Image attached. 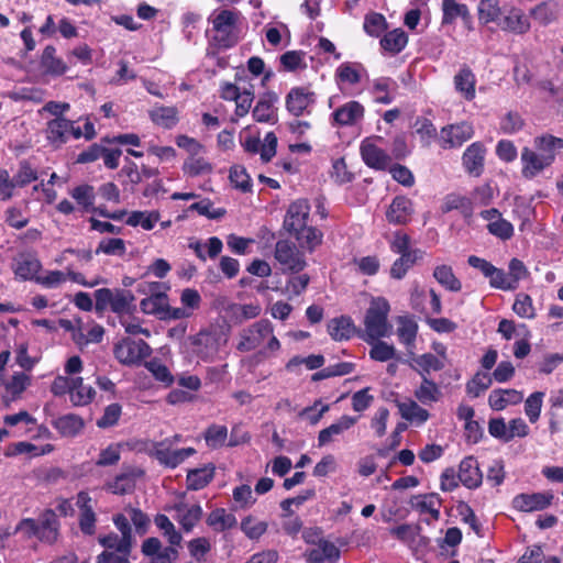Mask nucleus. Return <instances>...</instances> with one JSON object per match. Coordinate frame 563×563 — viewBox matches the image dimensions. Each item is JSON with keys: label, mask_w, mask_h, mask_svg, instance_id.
<instances>
[{"label": "nucleus", "mask_w": 563, "mask_h": 563, "mask_svg": "<svg viewBox=\"0 0 563 563\" xmlns=\"http://www.w3.org/2000/svg\"><path fill=\"white\" fill-rule=\"evenodd\" d=\"M386 19L380 13H369L365 16L364 20V31L369 36L377 37L379 36L386 29Z\"/></svg>", "instance_id": "62"}, {"label": "nucleus", "mask_w": 563, "mask_h": 563, "mask_svg": "<svg viewBox=\"0 0 563 563\" xmlns=\"http://www.w3.org/2000/svg\"><path fill=\"white\" fill-rule=\"evenodd\" d=\"M330 409L329 405L323 404L320 399L316 400L312 406L301 409L298 413L300 419L307 420L310 424L316 426L321 418Z\"/></svg>", "instance_id": "57"}, {"label": "nucleus", "mask_w": 563, "mask_h": 563, "mask_svg": "<svg viewBox=\"0 0 563 563\" xmlns=\"http://www.w3.org/2000/svg\"><path fill=\"white\" fill-rule=\"evenodd\" d=\"M443 24H450L455 19L461 18L466 25L472 23V15L466 4L459 3L455 0H443L442 2Z\"/></svg>", "instance_id": "36"}, {"label": "nucleus", "mask_w": 563, "mask_h": 563, "mask_svg": "<svg viewBox=\"0 0 563 563\" xmlns=\"http://www.w3.org/2000/svg\"><path fill=\"white\" fill-rule=\"evenodd\" d=\"M501 31L522 35L531 27L530 15L521 8L514 4H505L504 12L497 25Z\"/></svg>", "instance_id": "8"}, {"label": "nucleus", "mask_w": 563, "mask_h": 563, "mask_svg": "<svg viewBox=\"0 0 563 563\" xmlns=\"http://www.w3.org/2000/svg\"><path fill=\"white\" fill-rule=\"evenodd\" d=\"M365 109L358 101L352 100L339 107L333 113V123L340 126H350L360 123L364 118Z\"/></svg>", "instance_id": "16"}, {"label": "nucleus", "mask_w": 563, "mask_h": 563, "mask_svg": "<svg viewBox=\"0 0 563 563\" xmlns=\"http://www.w3.org/2000/svg\"><path fill=\"white\" fill-rule=\"evenodd\" d=\"M243 147L247 153L260 154L263 163H268L276 155L277 136L274 132H268L261 141L255 136H247L243 142Z\"/></svg>", "instance_id": "14"}, {"label": "nucleus", "mask_w": 563, "mask_h": 563, "mask_svg": "<svg viewBox=\"0 0 563 563\" xmlns=\"http://www.w3.org/2000/svg\"><path fill=\"white\" fill-rule=\"evenodd\" d=\"M423 252L416 249L411 251L410 253L400 255L399 258H397L391 268H390V275L393 278L401 279L407 271L420 258H422Z\"/></svg>", "instance_id": "46"}, {"label": "nucleus", "mask_w": 563, "mask_h": 563, "mask_svg": "<svg viewBox=\"0 0 563 563\" xmlns=\"http://www.w3.org/2000/svg\"><path fill=\"white\" fill-rule=\"evenodd\" d=\"M95 389L90 385H85L82 377H73L70 401L75 406H86L93 399Z\"/></svg>", "instance_id": "40"}, {"label": "nucleus", "mask_w": 563, "mask_h": 563, "mask_svg": "<svg viewBox=\"0 0 563 563\" xmlns=\"http://www.w3.org/2000/svg\"><path fill=\"white\" fill-rule=\"evenodd\" d=\"M70 196L76 200L84 212L96 211V191L91 185L84 184L73 188Z\"/></svg>", "instance_id": "41"}, {"label": "nucleus", "mask_w": 563, "mask_h": 563, "mask_svg": "<svg viewBox=\"0 0 563 563\" xmlns=\"http://www.w3.org/2000/svg\"><path fill=\"white\" fill-rule=\"evenodd\" d=\"M152 350L143 340H132L130 338L119 341L113 350L115 358L123 365H139L143 360L150 356Z\"/></svg>", "instance_id": "6"}, {"label": "nucleus", "mask_w": 563, "mask_h": 563, "mask_svg": "<svg viewBox=\"0 0 563 563\" xmlns=\"http://www.w3.org/2000/svg\"><path fill=\"white\" fill-rule=\"evenodd\" d=\"M212 169V164L199 155L189 156L183 165L184 173L190 177L211 174Z\"/></svg>", "instance_id": "52"}, {"label": "nucleus", "mask_w": 563, "mask_h": 563, "mask_svg": "<svg viewBox=\"0 0 563 563\" xmlns=\"http://www.w3.org/2000/svg\"><path fill=\"white\" fill-rule=\"evenodd\" d=\"M298 241L300 247L312 252L322 243L323 234L313 227H305L292 234Z\"/></svg>", "instance_id": "49"}, {"label": "nucleus", "mask_w": 563, "mask_h": 563, "mask_svg": "<svg viewBox=\"0 0 563 563\" xmlns=\"http://www.w3.org/2000/svg\"><path fill=\"white\" fill-rule=\"evenodd\" d=\"M305 558L308 563L335 562L340 558V550L334 543L319 539L313 548L305 552Z\"/></svg>", "instance_id": "22"}, {"label": "nucleus", "mask_w": 563, "mask_h": 563, "mask_svg": "<svg viewBox=\"0 0 563 563\" xmlns=\"http://www.w3.org/2000/svg\"><path fill=\"white\" fill-rule=\"evenodd\" d=\"M220 335L210 331H200L191 338L192 352L203 361L213 360L220 350Z\"/></svg>", "instance_id": "11"}, {"label": "nucleus", "mask_w": 563, "mask_h": 563, "mask_svg": "<svg viewBox=\"0 0 563 563\" xmlns=\"http://www.w3.org/2000/svg\"><path fill=\"white\" fill-rule=\"evenodd\" d=\"M407 42V34L401 29H396L384 35L380 40V45L385 51L397 54L405 48Z\"/></svg>", "instance_id": "54"}, {"label": "nucleus", "mask_w": 563, "mask_h": 563, "mask_svg": "<svg viewBox=\"0 0 563 563\" xmlns=\"http://www.w3.org/2000/svg\"><path fill=\"white\" fill-rule=\"evenodd\" d=\"M457 478L467 488H477L483 481L477 460L474 456L464 457L459 466Z\"/></svg>", "instance_id": "25"}, {"label": "nucleus", "mask_w": 563, "mask_h": 563, "mask_svg": "<svg viewBox=\"0 0 563 563\" xmlns=\"http://www.w3.org/2000/svg\"><path fill=\"white\" fill-rule=\"evenodd\" d=\"M156 527L163 531V534L167 538L168 542L172 545H179L183 537L176 530L174 523L169 520V518L165 515H157L154 519Z\"/></svg>", "instance_id": "56"}, {"label": "nucleus", "mask_w": 563, "mask_h": 563, "mask_svg": "<svg viewBox=\"0 0 563 563\" xmlns=\"http://www.w3.org/2000/svg\"><path fill=\"white\" fill-rule=\"evenodd\" d=\"M168 303L167 295L148 296L141 300L140 308L146 314H153L159 319H164L166 314Z\"/></svg>", "instance_id": "48"}, {"label": "nucleus", "mask_w": 563, "mask_h": 563, "mask_svg": "<svg viewBox=\"0 0 563 563\" xmlns=\"http://www.w3.org/2000/svg\"><path fill=\"white\" fill-rule=\"evenodd\" d=\"M504 12L500 0H479L477 4V15L481 24L487 25L495 23L498 25Z\"/></svg>", "instance_id": "35"}, {"label": "nucleus", "mask_w": 563, "mask_h": 563, "mask_svg": "<svg viewBox=\"0 0 563 563\" xmlns=\"http://www.w3.org/2000/svg\"><path fill=\"white\" fill-rule=\"evenodd\" d=\"M280 342L274 333V325L261 319L243 328L238 335L236 350L243 353L258 350V355L267 358L280 350Z\"/></svg>", "instance_id": "1"}, {"label": "nucleus", "mask_w": 563, "mask_h": 563, "mask_svg": "<svg viewBox=\"0 0 563 563\" xmlns=\"http://www.w3.org/2000/svg\"><path fill=\"white\" fill-rule=\"evenodd\" d=\"M486 150L479 142H474L463 153L462 162L466 173L473 177H479L484 170Z\"/></svg>", "instance_id": "18"}, {"label": "nucleus", "mask_w": 563, "mask_h": 563, "mask_svg": "<svg viewBox=\"0 0 563 563\" xmlns=\"http://www.w3.org/2000/svg\"><path fill=\"white\" fill-rule=\"evenodd\" d=\"M433 277L440 285L450 291L456 292L462 288V283L454 275L452 267L449 265L437 266L433 271Z\"/></svg>", "instance_id": "51"}, {"label": "nucleus", "mask_w": 563, "mask_h": 563, "mask_svg": "<svg viewBox=\"0 0 563 563\" xmlns=\"http://www.w3.org/2000/svg\"><path fill=\"white\" fill-rule=\"evenodd\" d=\"M366 74L361 63L345 62L335 70V79L339 84L357 85Z\"/></svg>", "instance_id": "34"}, {"label": "nucleus", "mask_w": 563, "mask_h": 563, "mask_svg": "<svg viewBox=\"0 0 563 563\" xmlns=\"http://www.w3.org/2000/svg\"><path fill=\"white\" fill-rule=\"evenodd\" d=\"M455 91L466 101H472L476 96V76L473 70L463 65L453 77Z\"/></svg>", "instance_id": "23"}, {"label": "nucleus", "mask_w": 563, "mask_h": 563, "mask_svg": "<svg viewBox=\"0 0 563 563\" xmlns=\"http://www.w3.org/2000/svg\"><path fill=\"white\" fill-rule=\"evenodd\" d=\"M310 214V205L306 199H298L291 202L286 211L284 219V229L294 234L298 230L307 227Z\"/></svg>", "instance_id": "12"}, {"label": "nucleus", "mask_w": 563, "mask_h": 563, "mask_svg": "<svg viewBox=\"0 0 563 563\" xmlns=\"http://www.w3.org/2000/svg\"><path fill=\"white\" fill-rule=\"evenodd\" d=\"M396 405L401 418L409 421L410 423L421 426L430 417L428 410L419 406L418 402L412 399H407L406 401H397Z\"/></svg>", "instance_id": "33"}, {"label": "nucleus", "mask_w": 563, "mask_h": 563, "mask_svg": "<svg viewBox=\"0 0 563 563\" xmlns=\"http://www.w3.org/2000/svg\"><path fill=\"white\" fill-rule=\"evenodd\" d=\"M487 230L492 235L503 241L510 240L515 232L514 225L504 218L494 220L492 223H487Z\"/></svg>", "instance_id": "64"}, {"label": "nucleus", "mask_w": 563, "mask_h": 563, "mask_svg": "<svg viewBox=\"0 0 563 563\" xmlns=\"http://www.w3.org/2000/svg\"><path fill=\"white\" fill-rule=\"evenodd\" d=\"M142 476L143 471L140 468H125L112 482L107 483V488L115 495L130 494L134 490L137 478Z\"/></svg>", "instance_id": "19"}, {"label": "nucleus", "mask_w": 563, "mask_h": 563, "mask_svg": "<svg viewBox=\"0 0 563 563\" xmlns=\"http://www.w3.org/2000/svg\"><path fill=\"white\" fill-rule=\"evenodd\" d=\"M368 343L372 344V349L369 351L372 360L377 362H387L395 357V347L384 341H380V339Z\"/></svg>", "instance_id": "60"}, {"label": "nucleus", "mask_w": 563, "mask_h": 563, "mask_svg": "<svg viewBox=\"0 0 563 563\" xmlns=\"http://www.w3.org/2000/svg\"><path fill=\"white\" fill-rule=\"evenodd\" d=\"M195 453L196 450L194 448L174 450L172 439L155 442L150 450V455L156 459L161 465L168 468H176Z\"/></svg>", "instance_id": "5"}, {"label": "nucleus", "mask_w": 563, "mask_h": 563, "mask_svg": "<svg viewBox=\"0 0 563 563\" xmlns=\"http://www.w3.org/2000/svg\"><path fill=\"white\" fill-rule=\"evenodd\" d=\"M174 509L179 525L186 532H190L202 517V508L199 504L189 505L185 501H178Z\"/></svg>", "instance_id": "27"}, {"label": "nucleus", "mask_w": 563, "mask_h": 563, "mask_svg": "<svg viewBox=\"0 0 563 563\" xmlns=\"http://www.w3.org/2000/svg\"><path fill=\"white\" fill-rule=\"evenodd\" d=\"M413 213L412 201L404 196L395 197L386 212L387 220L393 224H406Z\"/></svg>", "instance_id": "26"}, {"label": "nucleus", "mask_w": 563, "mask_h": 563, "mask_svg": "<svg viewBox=\"0 0 563 563\" xmlns=\"http://www.w3.org/2000/svg\"><path fill=\"white\" fill-rule=\"evenodd\" d=\"M314 102V92L306 87H294L286 96V108L295 117L308 113Z\"/></svg>", "instance_id": "13"}, {"label": "nucleus", "mask_w": 563, "mask_h": 563, "mask_svg": "<svg viewBox=\"0 0 563 563\" xmlns=\"http://www.w3.org/2000/svg\"><path fill=\"white\" fill-rule=\"evenodd\" d=\"M100 543L106 548L101 554L128 559L131 551L132 540L126 537H119L111 533L99 539Z\"/></svg>", "instance_id": "30"}, {"label": "nucleus", "mask_w": 563, "mask_h": 563, "mask_svg": "<svg viewBox=\"0 0 563 563\" xmlns=\"http://www.w3.org/2000/svg\"><path fill=\"white\" fill-rule=\"evenodd\" d=\"M253 118L257 122L274 124L277 120L272 101L261 99L253 109Z\"/></svg>", "instance_id": "59"}, {"label": "nucleus", "mask_w": 563, "mask_h": 563, "mask_svg": "<svg viewBox=\"0 0 563 563\" xmlns=\"http://www.w3.org/2000/svg\"><path fill=\"white\" fill-rule=\"evenodd\" d=\"M41 65L46 73L52 75H63L67 70V65L63 59L56 56V48L52 45H47L42 54Z\"/></svg>", "instance_id": "43"}, {"label": "nucleus", "mask_w": 563, "mask_h": 563, "mask_svg": "<svg viewBox=\"0 0 563 563\" xmlns=\"http://www.w3.org/2000/svg\"><path fill=\"white\" fill-rule=\"evenodd\" d=\"M206 522L213 531L223 532L233 528L238 521L235 516L224 508H216L208 515Z\"/></svg>", "instance_id": "39"}, {"label": "nucleus", "mask_w": 563, "mask_h": 563, "mask_svg": "<svg viewBox=\"0 0 563 563\" xmlns=\"http://www.w3.org/2000/svg\"><path fill=\"white\" fill-rule=\"evenodd\" d=\"M380 136L366 137L361 142L360 152L364 163L373 169L385 170L391 163V157L378 146Z\"/></svg>", "instance_id": "9"}, {"label": "nucleus", "mask_w": 563, "mask_h": 563, "mask_svg": "<svg viewBox=\"0 0 563 563\" xmlns=\"http://www.w3.org/2000/svg\"><path fill=\"white\" fill-rule=\"evenodd\" d=\"M241 14L233 10H221L211 18L214 35L211 42L219 48H230L240 41Z\"/></svg>", "instance_id": "3"}, {"label": "nucleus", "mask_w": 563, "mask_h": 563, "mask_svg": "<svg viewBox=\"0 0 563 563\" xmlns=\"http://www.w3.org/2000/svg\"><path fill=\"white\" fill-rule=\"evenodd\" d=\"M150 118L155 124L172 129L178 122V111L175 107L159 106L150 111Z\"/></svg>", "instance_id": "42"}, {"label": "nucleus", "mask_w": 563, "mask_h": 563, "mask_svg": "<svg viewBox=\"0 0 563 563\" xmlns=\"http://www.w3.org/2000/svg\"><path fill=\"white\" fill-rule=\"evenodd\" d=\"M417 334L418 323L412 317L400 316L397 318V336L399 342L408 349V352L413 350Z\"/></svg>", "instance_id": "31"}, {"label": "nucleus", "mask_w": 563, "mask_h": 563, "mask_svg": "<svg viewBox=\"0 0 563 563\" xmlns=\"http://www.w3.org/2000/svg\"><path fill=\"white\" fill-rule=\"evenodd\" d=\"M159 219L161 214L157 210L132 211L125 222L130 227H141L143 230L150 231L155 227Z\"/></svg>", "instance_id": "47"}, {"label": "nucleus", "mask_w": 563, "mask_h": 563, "mask_svg": "<svg viewBox=\"0 0 563 563\" xmlns=\"http://www.w3.org/2000/svg\"><path fill=\"white\" fill-rule=\"evenodd\" d=\"M420 386L415 390V397L423 405L437 402L441 397L439 386L429 377H421Z\"/></svg>", "instance_id": "50"}, {"label": "nucleus", "mask_w": 563, "mask_h": 563, "mask_svg": "<svg viewBox=\"0 0 563 563\" xmlns=\"http://www.w3.org/2000/svg\"><path fill=\"white\" fill-rule=\"evenodd\" d=\"M523 399V394L516 389H495L489 394L488 404L496 411L504 410L509 405H517Z\"/></svg>", "instance_id": "32"}, {"label": "nucleus", "mask_w": 563, "mask_h": 563, "mask_svg": "<svg viewBox=\"0 0 563 563\" xmlns=\"http://www.w3.org/2000/svg\"><path fill=\"white\" fill-rule=\"evenodd\" d=\"M533 146L532 150L542 157H547L550 165L554 163L556 155L563 154V139L550 134L534 137Z\"/></svg>", "instance_id": "24"}, {"label": "nucleus", "mask_w": 563, "mask_h": 563, "mask_svg": "<svg viewBox=\"0 0 563 563\" xmlns=\"http://www.w3.org/2000/svg\"><path fill=\"white\" fill-rule=\"evenodd\" d=\"M241 530L251 540L260 539L267 530V522L253 516H247L241 521Z\"/></svg>", "instance_id": "55"}, {"label": "nucleus", "mask_w": 563, "mask_h": 563, "mask_svg": "<svg viewBox=\"0 0 563 563\" xmlns=\"http://www.w3.org/2000/svg\"><path fill=\"white\" fill-rule=\"evenodd\" d=\"M474 135L472 123L462 121L454 124L445 125L440 131V145L443 148H454L462 146Z\"/></svg>", "instance_id": "10"}, {"label": "nucleus", "mask_w": 563, "mask_h": 563, "mask_svg": "<svg viewBox=\"0 0 563 563\" xmlns=\"http://www.w3.org/2000/svg\"><path fill=\"white\" fill-rule=\"evenodd\" d=\"M96 305L98 312L110 309L119 318L130 314L134 310L135 297L130 290L122 288H100L95 291Z\"/></svg>", "instance_id": "4"}, {"label": "nucleus", "mask_w": 563, "mask_h": 563, "mask_svg": "<svg viewBox=\"0 0 563 563\" xmlns=\"http://www.w3.org/2000/svg\"><path fill=\"white\" fill-rule=\"evenodd\" d=\"M411 505L421 514H430L435 520L440 516V499L435 494L417 496Z\"/></svg>", "instance_id": "53"}, {"label": "nucleus", "mask_w": 563, "mask_h": 563, "mask_svg": "<svg viewBox=\"0 0 563 563\" xmlns=\"http://www.w3.org/2000/svg\"><path fill=\"white\" fill-rule=\"evenodd\" d=\"M389 302L383 297L373 298L364 318L365 341L372 342L389 336L391 325L388 322Z\"/></svg>", "instance_id": "2"}, {"label": "nucleus", "mask_w": 563, "mask_h": 563, "mask_svg": "<svg viewBox=\"0 0 563 563\" xmlns=\"http://www.w3.org/2000/svg\"><path fill=\"white\" fill-rule=\"evenodd\" d=\"M521 174L527 179H532L550 167L549 159L542 157L530 147H523L520 155Z\"/></svg>", "instance_id": "17"}, {"label": "nucleus", "mask_w": 563, "mask_h": 563, "mask_svg": "<svg viewBox=\"0 0 563 563\" xmlns=\"http://www.w3.org/2000/svg\"><path fill=\"white\" fill-rule=\"evenodd\" d=\"M37 523L41 532V541L53 542L56 540L59 523L54 510H45L40 516Z\"/></svg>", "instance_id": "38"}, {"label": "nucleus", "mask_w": 563, "mask_h": 563, "mask_svg": "<svg viewBox=\"0 0 563 563\" xmlns=\"http://www.w3.org/2000/svg\"><path fill=\"white\" fill-rule=\"evenodd\" d=\"M409 366L421 377H428L431 372H439L445 367L443 360L439 358L432 353L416 355L412 351H409Z\"/></svg>", "instance_id": "21"}, {"label": "nucleus", "mask_w": 563, "mask_h": 563, "mask_svg": "<svg viewBox=\"0 0 563 563\" xmlns=\"http://www.w3.org/2000/svg\"><path fill=\"white\" fill-rule=\"evenodd\" d=\"M41 264L36 258L24 257L16 262L14 273L24 280L36 278Z\"/></svg>", "instance_id": "61"}, {"label": "nucleus", "mask_w": 563, "mask_h": 563, "mask_svg": "<svg viewBox=\"0 0 563 563\" xmlns=\"http://www.w3.org/2000/svg\"><path fill=\"white\" fill-rule=\"evenodd\" d=\"M53 427L63 437H75L84 428L85 423L81 417L75 413H67L56 418L53 422Z\"/></svg>", "instance_id": "37"}, {"label": "nucleus", "mask_w": 563, "mask_h": 563, "mask_svg": "<svg viewBox=\"0 0 563 563\" xmlns=\"http://www.w3.org/2000/svg\"><path fill=\"white\" fill-rule=\"evenodd\" d=\"M275 258L284 272L292 274L301 272L307 265L303 254L292 242L287 240H280L276 243Z\"/></svg>", "instance_id": "7"}, {"label": "nucleus", "mask_w": 563, "mask_h": 563, "mask_svg": "<svg viewBox=\"0 0 563 563\" xmlns=\"http://www.w3.org/2000/svg\"><path fill=\"white\" fill-rule=\"evenodd\" d=\"M354 330V324L347 317L334 318L328 324L329 334L335 341L350 339L353 335Z\"/></svg>", "instance_id": "44"}, {"label": "nucleus", "mask_w": 563, "mask_h": 563, "mask_svg": "<svg viewBox=\"0 0 563 563\" xmlns=\"http://www.w3.org/2000/svg\"><path fill=\"white\" fill-rule=\"evenodd\" d=\"M70 130V120L63 117L55 118L47 122L46 139L52 145L58 147L67 142Z\"/></svg>", "instance_id": "29"}, {"label": "nucleus", "mask_w": 563, "mask_h": 563, "mask_svg": "<svg viewBox=\"0 0 563 563\" xmlns=\"http://www.w3.org/2000/svg\"><path fill=\"white\" fill-rule=\"evenodd\" d=\"M231 184L243 192L251 190V178L243 166L231 167L229 175Z\"/></svg>", "instance_id": "63"}, {"label": "nucleus", "mask_w": 563, "mask_h": 563, "mask_svg": "<svg viewBox=\"0 0 563 563\" xmlns=\"http://www.w3.org/2000/svg\"><path fill=\"white\" fill-rule=\"evenodd\" d=\"M214 475L213 466H203L195 468L187 474V488L190 490H199L206 487Z\"/></svg>", "instance_id": "45"}, {"label": "nucleus", "mask_w": 563, "mask_h": 563, "mask_svg": "<svg viewBox=\"0 0 563 563\" xmlns=\"http://www.w3.org/2000/svg\"><path fill=\"white\" fill-rule=\"evenodd\" d=\"M553 500L551 493L519 494L514 497L512 506L522 512H532L547 509Z\"/></svg>", "instance_id": "15"}, {"label": "nucleus", "mask_w": 563, "mask_h": 563, "mask_svg": "<svg viewBox=\"0 0 563 563\" xmlns=\"http://www.w3.org/2000/svg\"><path fill=\"white\" fill-rule=\"evenodd\" d=\"M357 422V418L352 416H341L338 420L331 423L329 427L322 429L318 434V446L323 448L336 438L342 435L345 431L351 429Z\"/></svg>", "instance_id": "20"}, {"label": "nucleus", "mask_w": 563, "mask_h": 563, "mask_svg": "<svg viewBox=\"0 0 563 563\" xmlns=\"http://www.w3.org/2000/svg\"><path fill=\"white\" fill-rule=\"evenodd\" d=\"M398 84L390 77H377L372 80V93L374 101L382 104H390L395 99Z\"/></svg>", "instance_id": "28"}, {"label": "nucleus", "mask_w": 563, "mask_h": 563, "mask_svg": "<svg viewBox=\"0 0 563 563\" xmlns=\"http://www.w3.org/2000/svg\"><path fill=\"white\" fill-rule=\"evenodd\" d=\"M543 398V391H534L525 401V413L531 423L537 422L540 418Z\"/></svg>", "instance_id": "58"}]
</instances>
